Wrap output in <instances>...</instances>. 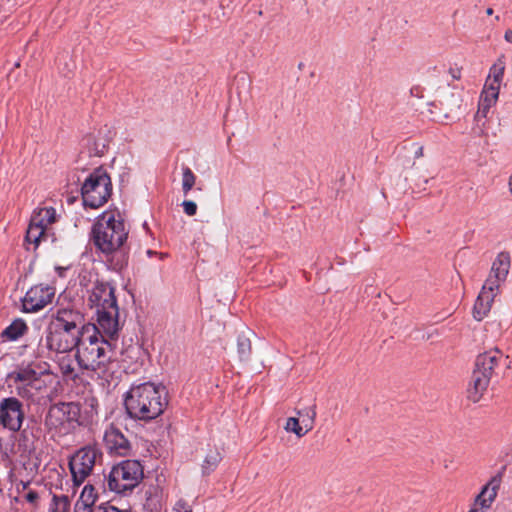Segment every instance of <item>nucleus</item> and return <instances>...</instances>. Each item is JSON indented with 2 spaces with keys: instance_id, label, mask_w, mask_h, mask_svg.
<instances>
[{
  "instance_id": "obj_1",
  "label": "nucleus",
  "mask_w": 512,
  "mask_h": 512,
  "mask_svg": "<svg viewBox=\"0 0 512 512\" xmlns=\"http://www.w3.org/2000/svg\"><path fill=\"white\" fill-rule=\"evenodd\" d=\"M167 404L166 388L152 382L132 386L124 401L129 417L143 421H151L159 417Z\"/></svg>"
},
{
  "instance_id": "obj_2",
  "label": "nucleus",
  "mask_w": 512,
  "mask_h": 512,
  "mask_svg": "<svg viewBox=\"0 0 512 512\" xmlns=\"http://www.w3.org/2000/svg\"><path fill=\"white\" fill-rule=\"evenodd\" d=\"M92 241L95 247L106 256L121 253L128 238V229L119 211L107 210L96 218L92 227ZM124 259L115 267L121 269Z\"/></svg>"
},
{
  "instance_id": "obj_3",
  "label": "nucleus",
  "mask_w": 512,
  "mask_h": 512,
  "mask_svg": "<svg viewBox=\"0 0 512 512\" xmlns=\"http://www.w3.org/2000/svg\"><path fill=\"white\" fill-rule=\"evenodd\" d=\"M113 356L108 339L100 334L95 325L88 326L79 342L76 359L80 368L90 371H105Z\"/></svg>"
},
{
  "instance_id": "obj_4",
  "label": "nucleus",
  "mask_w": 512,
  "mask_h": 512,
  "mask_svg": "<svg viewBox=\"0 0 512 512\" xmlns=\"http://www.w3.org/2000/svg\"><path fill=\"white\" fill-rule=\"evenodd\" d=\"M81 409L75 402H62L51 406L45 417L46 428L53 435H66L75 428V424H80Z\"/></svg>"
},
{
  "instance_id": "obj_5",
  "label": "nucleus",
  "mask_w": 512,
  "mask_h": 512,
  "mask_svg": "<svg viewBox=\"0 0 512 512\" xmlns=\"http://www.w3.org/2000/svg\"><path fill=\"white\" fill-rule=\"evenodd\" d=\"M81 194L85 206L98 208L104 205L112 194L108 173L101 168L94 170L84 181Z\"/></svg>"
},
{
  "instance_id": "obj_6",
  "label": "nucleus",
  "mask_w": 512,
  "mask_h": 512,
  "mask_svg": "<svg viewBox=\"0 0 512 512\" xmlns=\"http://www.w3.org/2000/svg\"><path fill=\"white\" fill-rule=\"evenodd\" d=\"M143 467L137 460H125L114 466L108 476L109 490L124 494L132 491L143 479Z\"/></svg>"
},
{
  "instance_id": "obj_7",
  "label": "nucleus",
  "mask_w": 512,
  "mask_h": 512,
  "mask_svg": "<svg viewBox=\"0 0 512 512\" xmlns=\"http://www.w3.org/2000/svg\"><path fill=\"white\" fill-rule=\"evenodd\" d=\"M49 374V365L46 362H38L19 367L10 373L9 377L17 384V394L29 398L33 396L32 390L39 391L43 387L41 377Z\"/></svg>"
},
{
  "instance_id": "obj_8",
  "label": "nucleus",
  "mask_w": 512,
  "mask_h": 512,
  "mask_svg": "<svg viewBox=\"0 0 512 512\" xmlns=\"http://www.w3.org/2000/svg\"><path fill=\"white\" fill-rule=\"evenodd\" d=\"M102 458L100 450L93 446L79 449L69 460L74 486H80L91 475L96 463Z\"/></svg>"
},
{
  "instance_id": "obj_9",
  "label": "nucleus",
  "mask_w": 512,
  "mask_h": 512,
  "mask_svg": "<svg viewBox=\"0 0 512 512\" xmlns=\"http://www.w3.org/2000/svg\"><path fill=\"white\" fill-rule=\"evenodd\" d=\"M49 324L79 335L80 337H82L83 332L88 326H93L92 324H85L84 316L80 311L68 307L59 308L56 313L52 315Z\"/></svg>"
},
{
  "instance_id": "obj_10",
  "label": "nucleus",
  "mask_w": 512,
  "mask_h": 512,
  "mask_svg": "<svg viewBox=\"0 0 512 512\" xmlns=\"http://www.w3.org/2000/svg\"><path fill=\"white\" fill-rule=\"evenodd\" d=\"M25 418L23 404L15 397H7L0 401V425L12 432L21 429Z\"/></svg>"
},
{
  "instance_id": "obj_11",
  "label": "nucleus",
  "mask_w": 512,
  "mask_h": 512,
  "mask_svg": "<svg viewBox=\"0 0 512 512\" xmlns=\"http://www.w3.org/2000/svg\"><path fill=\"white\" fill-rule=\"evenodd\" d=\"M81 337L61 328L48 325L44 339L45 347L56 353H67L78 347Z\"/></svg>"
},
{
  "instance_id": "obj_12",
  "label": "nucleus",
  "mask_w": 512,
  "mask_h": 512,
  "mask_svg": "<svg viewBox=\"0 0 512 512\" xmlns=\"http://www.w3.org/2000/svg\"><path fill=\"white\" fill-rule=\"evenodd\" d=\"M56 289L53 285L37 284L32 286L25 294L22 305L25 312H38L51 304Z\"/></svg>"
},
{
  "instance_id": "obj_13",
  "label": "nucleus",
  "mask_w": 512,
  "mask_h": 512,
  "mask_svg": "<svg viewBox=\"0 0 512 512\" xmlns=\"http://www.w3.org/2000/svg\"><path fill=\"white\" fill-rule=\"evenodd\" d=\"M87 293L88 304L91 308H96V311L118 306L115 289L108 282L94 281Z\"/></svg>"
},
{
  "instance_id": "obj_14",
  "label": "nucleus",
  "mask_w": 512,
  "mask_h": 512,
  "mask_svg": "<svg viewBox=\"0 0 512 512\" xmlns=\"http://www.w3.org/2000/svg\"><path fill=\"white\" fill-rule=\"evenodd\" d=\"M315 418V405L298 410L297 417H289L287 419L284 429L286 432L293 433L298 438H302L313 429Z\"/></svg>"
},
{
  "instance_id": "obj_15",
  "label": "nucleus",
  "mask_w": 512,
  "mask_h": 512,
  "mask_svg": "<svg viewBox=\"0 0 512 512\" xmlns=\"http://www.w3.org/2000/svg\"><path fill=\"white\" fill-rule=\"evenodd\" d=\"M103 443L110 454L128 456L131 452V443L114 424H110L104 432Z\"/></svg>"
},
{
  "instance_id": "obj_16",
  "label": "nucleus",
  "mask_w": 512,
  "mask_h": 512,
  "mask_svg": "<svg viewBox=\"0 0 512 512\" xmlns=\"http://www.w3.org/2000/svg\"><path fill=\"white\" fill-rule=\"evenodd\" d=\"M507 361L508 356H505L498 348H494L477 356L475 370L492 378L500 364Z\"/></svg>"
},
{
  "instance_id": "obj_17",
  "label": "nucleus",
  "mask_w": 512,
  "mask_h": 512,
  "mask_svg": "<svg viewBox=\"0 0 512 512\" xmlns=\"http://www.w3.org/2000/svg\"><path fill=\"white\" fill-rule=\"evenodd\" d=\"M97 325L99 333L104 335V337H108L113 339L119 330V322L118 315L119 309L118 306L97 310Z\"/></svg>"
},
{
  "instance_id": "obj_18",
  "label": "nucleus",
  "mask_w": 512,
  "mask_h": 512,
  "mask_svg": "<svg viewBox=\"0 0 512 512\" xmlns=\"http://www.w3.org/2000/svg\"><path fill=\"white\" fill-rule=\"evenodd\" d=\"M501 481L502 476L500 473L493 476L477 495L474 505L479 506L481 509H488L496 499Z\"/></svg>"
},
{
  "instance_id": "obj_19",
  "label": "nucleus",
  "mask_w": 512,
  "mask_h": 512,
  "mask_svg": "<svg viewBox=\"0 0 512 512\" xmlns=\"http://www.w3.org/2000/svg\"><path fill=\"white\" fill-rule=\"evenodd\" d=\"M490 381L491 378L474 369L467 388V398L473 403L479 402L487 391Z\"/></svg>"
},
{
  "instance_id": "obj_20",
  "label": "nucleus",
  "mask_w": 512,
  "mask_h": 512,
  "mask_svg": "<svg viewBox=\"0 0 512 512\" xmlns=\"http://www.w3.org/2000/svg\"><path fill=\"white\" fill-rule=\"evenodd\" d=\"M499 91L494 87L484 86L478 103V109L474 116L476 122H481L482 119H485L491 109L498 100Z\"/></svg>"
},
{
  "instance_id": "obj_21",
  "label": "nucleus",
  "mask_w": 512,
  "mask_h": 512,
  "mask_svg": "<svg viewBox=\"0 0 512 512\" xmlns=\"http://www.w3.org/2000/svg\"><path fill=\"white\" fill-rule=\"evenodd\" d=\"M165 504L163 489L158 485H152L145 491L143 509L145 512H161Z\"/></svg>"
},
{
  "instance_id": "obj_22",
  "label": "nucleus",
  "mask_w": 512,
  "mask_h": 512,
  "mask_svg": "<svg viewBox=\"0 0 512 512\" xmlns=\"http://www.w3.org/2000/svg\"><path fill=\"white\" fill-rule=\"evenodd\" d=\"M511 265L510 255L507 252H501L494 259L489 275L501 281H506Z\"/></svg>"
},
{
  "instance_id": "obj_23",
  "label": "nucleus",
  "mask_w": 512,
  "mask_h": 512,
  "mask_svg": "<svg viewBox=\"0 0 512 512\" xmlns=\"http://www.w3.org/2000/svg\"><path fill=\"white\" fill-rule=\"evenodd\" d=\"M506 68L505 55L501 54L494 64L490 67L489 76L484 86L494 87L500 91L501 83Z\"/></svg>"
},
{
  "instance_id": "obj_24",
  "label": "nucleus",
  "mask_w": 512,
  "mask_h": 512,
  "mask_svg": "<svg viewBox=\"0 0 512 512\" xmlns=\"http://www.w3.org/2000/svg\"><path fill=\"white\" fill-rule=\"evenodd\" d=\"M494 299L495 298L485 294V292L480 291L473 307V317L477 321L483 320L488 315Z\"/></svg>"
},
{
  "instance_id": "obj_25",
  "label": "nucleus",
  "mask_w": 512,
  "mask_h": 512,
  "mask_svg": "<svg viewBox=\"0 0 512 512\" xmlns=\"http://www.w3.org/2000/svg\"><path fill=\"white\" fill-rule=\"evenodd\" d=\"M30 221L44 228L46 231L48 226L56 221V211L53 207L40 208L38 211L34 212Z\"/></svg>"
},
{
  "instance_id": "obj_26",
  "label": "nucleus",
  "mask_w": 512,
  "mask_h": 512,
  "mask_svg": "<svg viewBox=\"0 0 512 512\" xmlns=\"http://www.w3.org/2000/svg\"><path fill=\"white\" fill-rule=\"evenodd\" d=\"M27 330V325L23 320L13 321L5 330L2 332V337L8 340H16L21 337Z\"/></svg>"
},
{
  "instance_id": "obj_27",
  "label": "nucleus",
  "mask_w": 512,
  "mask_h": 512,
  "mask_svg": "<svg viewBox=\"0 0 512 512\" xmlns=\"http://www.w3.org/2000/svg\"><path fill=\"white\" fill-rule=\"evenodd\" d=\"M19 499L29 504L32 510L39 507L40 495L37 491L29 489L28 483H22V491H19Z\"/></svg>"
},
{
  "instance_id": "obj_28",
  "label": "nucleus",
  "mask_w": 512,
  "mask_h": 512,
  "mask_svg": "<svg viewBox=\"0 0 512 512\" xmlns=\"http://www.w3.org/2000/svg\"><path fill=\"white\" fill-rule=\"evenodd\" d=\"M46 237V231L44 228H41L39 225L30 221L26 232V241L28 243L34 244L37 247L40 241Z\"/></svg>"
},
{
  "instance_id": "obj_29",
  "label": "nucleus",
  "mask_w": 512,
  "mask_h": 512,
  "mask_svg": "<svg viewBox=\"0 0 512 512\" xmlns=\"http://www.w3.org/2000/svg\"><path fill=\"white\" fill-rule=\"evenodd\" d=\"M48 512H70V499L67 495H53Z\"/></svg>"
},
{
  "instance_id": "obj_30",
  "label": "nucleus",
  "mask_w": 512,
  "mask_h": 512,
  "mask_svg": "<svg viewBox=\"0 0 512 512\" xmlns=\"http://www.w3.org/2000/svg\"><path fill=\"white\" fill-rule=\"evenodd\" d=\"M503 283L504 281L488 276L482 286L481 292H485V294L495 298L500 292V287Z\"/></svg>"
},
{
  "instance_id": "obj_31",
  "label": "nucleus",
  "mask_w": 512,
  "mask_h": 512,
  "mask_svg": "<svg viewBox=\"0 0 512 512\" xmlns=\"http://www.w3.org/2000/svg\"><path fill=\"white\" fill-rule=\"evenodd\" d=\"M221 459H222V456L219 451H217V450L210 451V453L207 454L204 459V463H203L204 473L208 474L211 471H213L218 466Z\"/></svg>"
},
{
  "instance_id": "obj_32",
  "label": "nucleus",
  "mask_w": 512,
  "mask_h": 512,
  "mask_svg": "<svg viewBox=\"0 0 512 512\" xmlns=\"http://www.w3.org/2000/svg\"><path fill=\"white\" fill-rule=\"evenodd\" d=\"M58 365L63 376L69 377L71 379L76 377L74 374L73 359L69 355L62 356L58 361Z\"/></svg>"
},
{
  "instance_id": "obj_33",
  "label": "nucleus",
  "mask_w": 512,
  "mask_h": 512,
  "mask_svg": "<svg viewBox=\"0 0 512 512\" xmlns=\"http://www.w3.org/2000/svg\"><path fill=\"white\" fill-rule=\"evenodd\" d=\"M96 499L97 493L95 491V488L92 485L87 484L84 486L78 502L93 506Z\"/></svg>"
},
{
  "instance_id": "obj_34",
  "label": "nucleus",
  "mask_w": 512,
  "mask_h": 512,
  "mask_svg": "<svg viewBox=\"0 0 512 512\" xmlns=\"http://www.w3.org/2000/svg\"><path fill=\"white\" fill-rule=\"evenodd\" d=\"M196 177L189 167L183 168L182 189L187 194L195 185Z\"/></svg>"
},
{
  "instance_id": "obj_35",
  "label": "nucleus",
  "mask_w": 512,
  "mask_h": 512,
  "mask_svg": "<svg viewBox=\"0 0 512 512\" xmlns=\"http://www.w3.org/2000/svg\"><path fill=\"white\" fill-rule=\"evenodd\" d=\"M237 349L241 358H247L251 352V342L245 335H240L237 339Z\"/></svg>"
},
{
  "instance_id": "obj_36",
  "label": "nucleus",
  "mask_w": 512,
  "mask_h": 512,
  "mask_svg": "<svg viewBox=\"0 0 512 512\" xmlns=\"http://www.w3.org/2000/svg\"><path fill=\"white\" fill-rule=\"evenodd\" d=\"M172 512H193L192 505L185 499H179L173 506Z\"/></svg>"
},
{
  "instance_id": "obj_37",
  "label": "nucleus",
  "mask_w": 512,
  "mask_h": 512,
  "mask_svg": "<svg viewBox=\"0 0 512 512\" xmlns=\"http://www.w3.org/2000/svg\"><path fill=\"white\" fill-rule=\"evenodd\" d=\"M182 206H183L184 212L188 216H193L197 212V205L193 201H189V200L183 201Z\"/></svg>"
},
{
  "instance_id": "obj_38",
  "label": "nucleus",
  "mask_w": 512,
  "mask_h": 512,
  "mask_svg": "<svg viewBox=\"0 0 512 512\" xmlns=\"http://www.w3.org/2000/svg\"><path fill=\"white\" fill-rule=\"evenodd\" d=\"M424 91L425 89L422 86L416 85L410 89V94L413 97L421 99L424 97Z\"/></svg>"
},
{
  "instance_id": "obj_39",
  "label": "nucleus",
  "mask_w": 512,
  "mask_h": 512,
  "mask_svg": "<svg viewBox=\"0 0 512 512\" xmlns=\"http://www.w3.org/2000/svg\"><path fill=\"white\" fill-rule=\"evenodd\" d=\"M95 508H92V505H87L84 503H80L77 501L75 505V512H94Z\"/></svg>"
},
{
  "instance_id": "obj_40",
  "label": "nucleus",
  "mask_w": 512,
  "mask_h": 512,
  "mask_svg": "<svg viewBox=\"0 0 512 512\" xmlns=\"http://www.w3.org/2000/svg\"><path fill=\"white\" fill-rule=\"evenodd\" d=\"M94 512H124L114 506L100 505L95 508Z\"/></svg>"
},
{
  "instance_id": "obj_41",
  "label": "nucleus",
  "mask_w": 512,
  "mask_h": 512,
  "mask_svg": "<svg viewBox=\"0 0 512 512\" xmlns=\"http://www.w3.org/2000/svg\"><path fill=\"white\" fill-rule=\"evenodd\" d=\"M449 74L455 80H459L461 78V68L454 67L449 69Z\"/></svg>"
},
{
  "instance_id": "obj_42",
  "label": "nucleus",
  "mask_w": 512,
  "mask_h": 512,
  "mask_svg": "<svg viewBox=\"0 0 512 512\" xmlns=\"http://www.w3.org/2000/svg\"><path fill=\"white\" fill-rule=\"evenodd\" d=\"M365 292H366L368 295H373V294H375V296H376L377 298H380V297H381V292H380V291L375 292L372 286L367 287V288H366V290H365Z\"/></svg>"
},
{
  "instance_id": "obj_43",
  "label": "nucleus",
  "mask_w": 512,
  "mask_h": 512,
  "mask_svg": "<svg viewBox=\"0 0 512 512\" xmlns=\"http://www.w3.org/2000/svg\"><path fill=\"white\" fill-rule=\"evenodd\" d=\"M415 158H420L423 156V147L420 145L416 146V150L414 152Z\"/></svg>"
},
{
  "instance_id": "obj_44",
  "label": "nucleus",
  "mask_w": 512,
  "mask_h": 512,
  "mask_svg": "<svg viewBox=\"0 0 512 512\" xmlns=\"http://www.w3.org/2000/svg\"><path fill=\"white\" fill-rule=\"evenodd\" d=\"M504 39L509 42V43H512V30H507L504 34Z\"/></svg>"
},
{
  "instance_id": "obj_45",
  "label": "nucleus",
  "mask_w": 512,
  "mask_h": 512,
  "mask_svg": "<svg viewBox=\"0 0 512 512\" xmlns=\"http://www.w3.org/2000/svg\"><path fill=\"white\" fill-rule=\"evenodd\" d=\"M147 254H148L149 256H151V255H153V254H158V255H159V257H160L161 259H163V258L165 257V254H163V253H156V252H153L152 250H148V251H147Z\"/></svg>"
},
{
  "instance_id": "obj_46",
  "label": "nucleus",
  "mask_w": 512,
  "mask_h": 512,
  "mask_svg": "<svg viewBox=\"0 0 512 512\" xmlns=\"http://www.w3.org/2000/svg\"><path fill=\"white\" fill-rule=\"evenodd\" d=\"M468 512H483L482 509H479L477 506L471 508Z\"/></svg>"
},
{
  "instance_id": "obj_47",
  "label": "nucleus",
  "mask_w": 512,
  "mask_h": 512,
  "mask_svg": "<svg viewBox=\"0 0 512 512\" xmlns=\"http://www.w3.org/2000/svg\"><path fill=\"white\" fill-rule=\"evenodd\" d=\"M486 14H487L488 16L492 15V14H493V9H492V8H487V9H486Z\"/></svg>"
}]
</instances>
